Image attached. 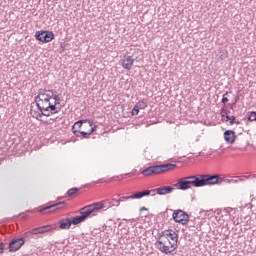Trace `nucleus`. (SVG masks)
<instances>
[{"instance_id": "f257e3e1", "label": "nucleus", "mask_w": 256, "mask_h": 256, "mask_svg": "<svg viewBox=\"0 0 256 256\" xmlns=\"http://www.w3.org/2000/svg\"><path fill=\"white\" fill-rule=\"evenodd\" d=\"M47 91L48 90L40 89L38 95L35 96L34 101L39 111H48L51 109V114L55 115L61 111L62 107H55V104L53 105V101L51 100L52 96L49 95V92Z\"/></svg>"}, {"instance_id": "f03ea898", "label": "nucleus", "mask_w": 256, "mask_h": 256, "mask_svg": "<svg viewBox=\"0 0 256 256\" xmlns=\"http://www.w3.org/2000/svg\"><path fill=\"white\" fill-rule=\"evenodd\" d=\"M177 164H161L149 166L141 172L144 177H150V175H159V173H165L166 171H172Z\"/></svg>"}, {"instance_id": "7ed1b4c3", "label": "nucleus", "mask_w": 256, "mask_h": 256, "mask_svg": "<svg viewBox=\"0 0 256 256\" xmlns=\"http://www.w3.org/2000/svg\"><path fill=\"white\" fill-rule=\"evenodd\" d=\"M106 203L107 201H100V202L90 204L88 206L81 208L79 210V213L85 221L86 219H88V217H91V215L92 217H95V215H97V211H99L100 209H103V207H106L105 206Z\"/></svg>"}, {"instance_id": "20e7f679", "label": "nucleus", "mask_w": 256, "mask_h": 256, "mask_svg": "<svg viewBox=\"0 0 256 256\" xmlns=\"http://www.w3.org/2000/svg\"><path fill=\"white\" fill-rule=\"evenodd\" d=\"M160 241L157 242V247L160 251H162V253H173V251H175V248L177 247V245H173L171 244V240L167 239V238H162L160 236Z\"/></svg>"}, {"instance_id": "39448f33", "label": "nucleus", "mask_w": 256, "mask_h": 256, "mask_svg": "<svg viewBox=\"0 0 256 256\" xmlns=\"http://www.w3.org/2000/svg\"><path fill=\"white\" fill-rule=\"evenodd\" d=\"M200 177L203 183V187H205V185H221V183H223V178H221V176L218 174H204L200 175Z\"/></svg>"}, {"instance_id": "423d86ee", "label": "nucleus", "mask_w": 256, "mask_h": 256, "mask_svg": "<svg viewBox=\"0 0 256 256\" xmlns=\"http://www.w3.org/2000/svg\"><path fill=\"white\" fill-rule=\"evenodd\" d=\"M35 37L41 43H51L55 39V34L52 31H37Z\"/></svg>"}, {"instance_id": "0eeeda50", "label": "nucleus", "mask_w": 256, "mask_h": 256, "mask_svg": "<svg viewBox=\"0 0 256 256\" xmlns=\"http://www.w3.org/2000/svg\"><path fill=\"white\" fill-rule=\"evenodd\" d=\"M172 217L176 223H180L181 225H187L189 223V214L183 210H175Z\"/></svg>"}, {"instance_id": "6e6552de", "label": "nucleus", "mask_w": 256, "mask_h": 256, "mask_svg": "<svg viewBox=\"0 0 256 256\" xmlns=\"http://www.w3.org/2000/svg\"><path fill=\"white\" fill-rule=\"evenodd\" d=\"M160 237L164 239H169L171 241V245H177L179 241V236L173 230H164L161 232Z\"/></svg>"}, {"instance_id": "1a4fd4ad", "label": "nucleus", "mask_w": 256, "mask_h": 256, "mask_svg": "<svg viewBox=\"0 0 256 256\" xmlns=\"http://www.w3.org/2000/svg\"><path fill=\"white\" fill-rule=\"evenodd\" d=\"M83 127H89V128L93 127V121H91L89 119L78 120L72 126V133H75V131H81V129H83Z\"/></svg>"}, {"instance_id": "9d476101", "label": "nucleus", "mask_w": 256, "mask_h": 256, "mask_svg": "<svg viewBox=\"0 0 256 256\" xmlns=\"http://www.w3.org/2000/svg\"><path fill=\"white\" fill-rule=\"evenodd\" d=\"M23 245H25V240H23V238H14L10 241L8 249L13 253L19 251Z\"/></svg>"}, {"instance_id": "9b49d317", "label": "nucleus", "mask_w": 256, "mask_h": 256, "mask_svg": "<svg viewBox=\"0 0 256 256\" xmlns=\"http://www.w3.org/2000/svg\"><path fill=\"white\" fill-rule=\"evenodd\" d=\"M189 183H190L189 178L183 177V178H180L176 184H174V187H176V189H180V191H187V189H191V186Z\"/></svg>"}, {"instance_id": "f8f14e48", "label": "nucleus", "mask_w": 256, "mask_h": 256, "mask_svg": "<svg viewBox=\"0 0 256 256\" xmlns=\"http://www.w3.org/2000/svg\"><path fill=\"white\" fill-rule=\"evenodd\" d=\"M96 129L97 127L92 125L88 129V131H85V130L74 131V135H76V137H82V139H89V137H91V134L95 133Z\"/></svg>"}, {"instance_id": "ddd939ff", "label": "nucleus", "mask_w": 256, "mask_h": 256, "mask_svg": "<svg viewBox=\"0 0 256 256\" xmlns=\"http://www.w3.org/2000/svg\"><path fill=\"white\" fill-rule=\"evenodd\" d=\"M175 191V188H173L172 186H163L161 188H156L152 190V193H157V195H169L172 192Z\"/></svg>"}, {"instance_id": "4468645a", "label": "nucleus", "mask_w": 256, "mask_h": 256, "mask_svg": "<svg viewBox=\"0 0 256 256\" xmlns=\"http://www.w3.org/2000/svg\"><path fill=\"white\" fill-rule=\"evenodd\" d=\"M190 188L192 187H203L201 176H188Z\"/></svg>"}, {"instance_id": "2eb2a0df", "label": "nucleus", "mask_w": 256, "mask_h": 256, "mask_svg": "<svg viewBox=\"0 0 256 256\" xmlns=\"http://www.w3.org/2000/svg\"><path fill=\"white\" fill-rule=\"evenodd\" d=\"M134 63H135V59H133V57L125 56L121 62V65L124 69H127V71H131V68L133 67Z\"/></svg>"}, {"instance_id": "dca6fc26", "label": "nucleus", "mask_w": 256, "mask_h": 256, "mask_svg": "<svg viewBox=\"0 0 256 256\" xmlns=\"http://www.w3.org/2000/svg\"><path fill=\"white\" fill-rule=\"evenodd\" d=\"M53 229V226L51 225H46L38 228H34L30 233L31 235H39L43 233H49Z\"/></svg>"}, {"instance_id": "f3484780", "label": "nucleus", "mask_w": 256, "mask_h": 256, "mask_svg": "<svg viewBox=\"0 0 256 256\" xmlns=\"http://www.w3.org/2000/svg\"><path fill=\"white\" fill-rule=\"evenodd\" d=\"M63 207H65V202H58L40 209V213H45V211H49L51 209L52 211H57V209H63Z\"/></svg>"}, {"instance_id": "a211bd4d", "label": "nucleus", "mask_w": 256, "mask_h": 256, "mask_svg": "<svg viewBox=\"0 0 256 256\" xmlns=\"http://www.w3.org/2000/svg\"><path fill=\"white\" fill-rule=\"evenodd\" d=\"M224 139L226 143H235V139H237V135L233 130H226L224 132Z\"/></svg>"}, {"instance_id": "6ab92c4d", "label": "nucleus", "mask_w": 256, "mask_h": 256, "mask_svg": "<svg viewBox=\"0 0 256 256\" xmlns=\"http://www.w3.org/2000/svg\"><path fill=\"white\" fill-rule=\"evenodd\" d=\"M47 93L51 96V101H53L52 105H55V107H61L59 106L61 105V98L59 95L55 94V91L53 90H48Z\"/></svg>"}, {"instance_id": "aec40b11", "label": "nucleus", "mask_w": 256, "mask_h": 256, "mask_svg": "<svg viewBox=\"0 0 256 256\" xmlns=\"http://www.w3.org/2000/svg\"><path fill=\"white\" fill-rule=\"evenodd\" d=\"M152 190H144V191H140V192H136L133 195L130 196L131 199H143V197H147L149 195H151Z\"/></svg>"}, {"instance_id": "412c9836", "label": "nucleus", "mask_w": 256, "mask_h": 256, "mask_svg": "<svg viewBox=\"0 0 256 256\" xmlns=\"http://www.w3.org/2000/svg\"><path fill=\"white\" fill-rule=\"evenodd\" d=\"M71 219L70 218H63L59 221V227L61 229H71Z\"/></svg>"}, {"instance_id": "4be33fe9", "label": "nucleus", "mask_w": 256, "mask_h": 256, "mask_svg": "<svg viewBox=\"0 0 256 256\" xmlns=\"http://www.w3.org/2000/svg\"><path fill=\"white\" fill-rule=\"evenodd\" d=\"M83 221H85V219L82 218L81 215L73 217L72 219H70V222L72 223V225H79V223H83Z\"/></svg>"}, {"instance_id": "5701e85b", "label": "nucleus", "mask_w": 256, "mask_h": 256, "mask_svg": "<svg viewBox=\"0 0 256 256\" xmlns=\"http://www.w3.org/2000/svg\"><path fill=\"white\" fill-rule=\"evenodd\" d=\"M247 117H248V121H256V112L252 111V112H248L247 113Z\"/></svg>"}, {"instance_id": "b1692460", "label": "nucleus", "mask_w": 256, "mask_h": 256, "mask_svg": "<svg viewBox=\"0 0 256 256\" xmlns=\"http://www.w3.org/2000/svg\"><path fill=\"white\" fill-rule=\"evenodd\" d=\"M40 114H39V117H41L42 115L44 117H51V109L48 108V110H40Z\"/></svg>"}, {"instance_id": "393cba45", "label": "nucleus", "mask_w": 256, "mask_h": 256, "mask_svg": "<svg viewBox=\"0 0 256 256\" xmlns=\"http://www.w3.org/2000/svg\"><path fill=\"white\" fill-rule=\"evenodd\" d=\"M136 106L138 109H146L147 102L145 100L139 101L138 103H136Z\"/></svg>"}, {"instance_id": "a878e982", "label": "nucleus", "mask_w": 256, "mask_h": 256, "mask_svg": "<svg viewBox=\"0 0 256 256\" xmlns=\"http://www.w3.org/2000/svg\"><path fill=\"white\" fill-rule=\"evenodd\" d=\"M226 121H230V125H235V123L239 124V121H235V116H226Z\"/></svg>"}, {"instance_id": "bb28decb", "label": "nucleus", "mask_w": 256, "mask_h": 256, "mask_svg": "<svg viewBox=\"0 0 256 256\" xmlns=\"http://www.w3.org/2000/svg\"><path fill=\"white\" fill-rule=\"evenodd\" d=\"M79 192L78 188H71L68 190L67 195L69 197H73V195L77 194Z\"/></svg>"}, {"instance_id": "cd10ccee", "label": "nucleus", "mask_w": 256, "mask_h": 256, "mask_svg": "<svg viewBox=\"0 0 256 256\" xmlns=\"http://www.w3.org/2000/svg\"><path fill=\"white\" fill-rule=\"evenodd\" d=\"M112 207H119V205H120V203H121V201L118 199H112Z\"/></svg>"}, {"instance_id": "c85d7f7f", "label": "nucleus", "mask_w": 256, "mask_h": 256, "mask_svg": "<svg viewBox=\"0 0 256 256\" xmlns=\"http://www.w3.org/2000/svg\"><path fill=\"white\" fill-rule=\"evenodd\" d=\"M106 201L105 206L103 207V209H110V207L113 206V203H111V201L109 200H103Z\"/></svg>"}, {"instance_id": "c756f323", "label": "nucleus", "mask_w": 256, "mask_h": 256, "mask_svg": "<svg viewBox=\"0 0 256 256\" xmlns=\"http://www.w3.org/2000/svg\"><path fill=\"white\" fill-rule=\"evenodd\" d=\"M132 115L135 116V115H139V108L137 105H135L132 109Z\"/></svg>"}, {"instance_id": "7c9ffc66", "label": "nucleus", "mask_w": 256, "mask_h": 256, "mask_svg": "<svg viewBox=\"0 0 256 256\" xmlns=\"http://www.w3.org/2000/svg\"><path fill=\"white\" fill-rule=\"evenodd\" d=\"M227 95H229V92H226V93L223 95L222 103H228V102H229V98H227Z\"/></svg>"}, {"instance_id": "2f4dec72", "label": "nucleus", "mask_w": 256, "mask_h": 256, "mask_svg": "<svg viewBox=\"0 0 256 256\" xmlns=\"http://www.w3.org/2000/svg\"><path fill=\"white\" fill-rule=\"evenodd\" d=\"M129 199H131V196H122L119 198L120 203L123 201H129Z\"/></svg>"}, {"instance_id": "473e14b6", "label": "nucleus", "mask_w": 256, "mask_h": 256, "mask_svg": "<svg viewBox=\"0 0 256 256\" xmlns=\"http://www.w3.org/2000/svg\"><path fill=\"white\" fill-rule=\"evenodd\" d=\"M5 249H7V248L5 247V243L0 242V254L3 253V251H4Z\"/></svg>"}, {"instance_id": "72a5a7b5", "label": "nucleus", "mask_w": 256, "mask_h": 256, "mask_svg": "<svg viewBox=\"0 0 256 256\" xmlns=\"http://www.w3.org/2000/svg\"><path fill=\"white\" fill-rule=\"evenodd\" d=\"M246 179H256V174L252 175V176H245Z\"/></svg>"}, {"instance_id": "f704fd0d", "label": "nucleus", "mask_w": 256, "mask_h": 256, "mask_svg": "<svg viewBox=\"0 0 256 256\" xmlns=\"http://www.w3.org/2000/svg\"><path fill=\"white\" fill-rule=\"evenodd\" d=\"M81 131H89V127H82Z\"/></svg>"}, {"instance_id": "c9c22d12", "label": "nucleus", "mask_w": 256, "mask_h": 256, "mask_svg": "<svg viewBox=\"0 0 256 256\" xmlns=\"http://www.w3.org/2000/svg\"><path fill=\"white\" fill-rule=\"evenodd\" d=\"M140 211H147V207H145V206L141 207Z\"/></svg>"}, {"instance_id": "e433bc0d", "label": "nucleus", "mask_w": 256, "mask_h": 256, "mask_svg": "<svg viewBox=\"0 0 256 256\" xmlns=\"http://www.w3.org/2000/svg\"><path fill=\"white\" fill-rule=\"evenodd\" d=\"M230 183H239V180H231Z\"/></svg>"}, {"instance_id": "4c0bfd02", "label": "nucleus", "mask_w": 256, "mask_h": 256, "mask_svg": "<svg viewBox=\"0 0 256 256\" xmlns=\"http://www.w3.org/2000/svg\"><path fill=\"white\" fill-rule=\"evenodd\" d=\"M51 121H57V118H55V119H51Z\"/></svg>"}, {"instance_id": "58836bf2", "label": "nucleus", "mask_w": 256, "mask_h": 256, "mask_svg": "<svg viewBox=\"0 0 256 256\" xmlns=\"http://www.w3.org/2000/svg\"><path fill=\"white\" fill-rule=\"evenodd\" d=\"M152 197H155V193L152 194Z\"/></svg>"}, {"instance_id": "ea45409f", "label": "nucleus", "mask_w": 256, "mask_h": 256, "mask_svg": "<svg viewBox=\"0 0 256 256\" xmlns=\"http://www.w3.org/2000/svg\"><path fill=\"white\" fill-rule=\"evenodd\" d=\"M234 103H237V99L235 100V102Z\"/></svg>"}, {"instance_id": "a19ab883", "label": "nucleus", "mask_w": 256, "mask_h": 256, "mask_svg": "<svg viewBox=\"0 0 256 256\" xmlns=\"http://www.w3.org/2000/svg\"><path fill=\"white\" fill-rule=\"evenodd\" d=\"M252 207H255V205H254V204H252Z\"/></svg>"}]
</instances>
